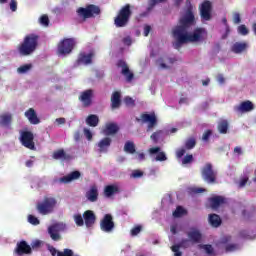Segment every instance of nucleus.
Returning a JSON list of instances; mask_svg holds the SVG:
<instances>
[{"label":"nucleus","mask_w":256,"mask_h":256,"mask_svg":"<svg viewBox=\"0 0 256 256\" xmlns=\"http://www.w3.org/2000/svg\"><path fill=\"white\" fill-rule=\"evenodd\" d=\"M234 153H235L236 155H243V149H242L240 146H236V147L234 148Z\"/></svg>","instance_id":"338daca9"},{"label":"nucleus","mask_w":256,"mask_h":256,"mask_svg":"<svg viewBox=\"0 0 256 256\" xmlns=\"http://www.w3.org/2000/svg\"><path fill=\"white\" fill-rule=\"evenodd\" d=\"M124 103L126 107H135V101L131 98V96H126L124 98Z\"/></svg>","instance_id":"a18cd8bd"},{"label":"nucleus","mask_w":256,"mask_h":256,"mask_svg":"<svg viewBox=\"0 0 256 256\" xmlns=\"http://www.w3.org/2000/svg\"><path fill=\"white\" fill-rule=\"evenodd\" d=\"M121 107V92L115 91L111 96V109L115 111V109H119Z\"/></svg>","instance_id":"4be33fe9"},{"label":"nucleus","mask_w":256,"mask_h":256,"mask_svg":"<svg viewBox=\"0 0 256 256\" xmlns=\"http://www.w3.org/2000/svg\"><path fill=\"white\" fill-rule=\"evenodd\" d=\"M79 101L83 104V107H91L93 103V91L91 89L81 92Z\"/></svg>","instance_id":"4468645a"},{"label":"nucleus","mask_w":256,"mask_h":256,"mask_svg":"<svg viewBox=\"0 0 256 256\" xmlns=\"http://www.w3.org/2000/svg\"><path fill=\"white\" fill-rule=\"evenodd\" d=\"M211 135H213V131L212 130H206L204 132V134L202 135V141H205L207 143V141H209Z\"/></svg>","instance_id":"09e8293b"},{"label":"nucleus","mask_w":256,"mask_h":256,"mask_svg":"<svg viewBox=\"0 0 256 256\" xmlns=\"http://www.w3.org/2000/svg\"><path fill=\"white\" fill-rule=\"evenodd\" d=\"M31 249H39L41 247V241L40 240H35L31 244Z\"/></svg>","instance_id":"052dcab7"},{"label":"nucleus","mask_w":256,"mask_h":256,"mask_svg":"<svg viewBox=\"0 0 256 256\" xmlns=\"http://www.w3.org/2000/svg\"><path fill=\"white\" fill-rule=\"evenodd\" d=\"M192 161H194L193 154H187L182 159V165H189Z\"/></svg>","instance_id":"37998d69"},{"label":"nucleus","mask_w":256,"mask_h":256,"mask_svg":"<svg viewBox=\"0 0 256 256\" xmlns=\"http://www.w3.org/2000/svg\"><path fill=\"white\" fill-rule=\"evenodd\" d=\"M148 152L150 153V155H155L158 153L155 158L156 161H167V155L165 154V152H161V147L159 146L150 148Z\"/></svg>","instance_id":"412c9836"},{"label":"nucleus","mask_w":256,"mask_h":256,"mask_svg":"<svg viewBox=\"0 0 256 256\" xmlns=\"http://www.w3.org/2000/svg\"><path fill=\"white\" fill-rule=\"evenodd\" d=\"M238 32L240 33V35H249V30L247 29V26H245V25H240L238 27Z\"/></svg>","instance_id":"864d4df0"},{"label":"nucleus","mask_w":256,"mask_h":256,"mask_svg":"<svg viewBox=\"0 0 256 256\" xmlns=\"http://www.w3.org/2000/svg\"><path fill=\"white\" fill-rule=\"evenodd\" d=\"M143 230V227L141 225H137L134 228L131 229L130 233L132 237H137Z\"/></svg>","instance_id":"79ce46f5"},{"label":"nucleus","mask_w":256,"mask_h":256,"mask_svg":"<svg viewBox=\"0 0 256 256\" xmlns=\"http://www.w3.org/2000/svg\"><path fill=\"white\" fill-rule=\"evenodd\" d=\"M10 9L13 12L17 11V1L11 0V2H10Z\"/></svg>","instance_id":"e2e57ef3"},{"label":"nucleus","mask_w":256,"mask_h":256,"mask_svg":"<svg viewBox=\"0 0 256 256\" xmlns=\"http://www.w3.org/2000/svg\"><path fill=\"white\" fill-rule=\"evenodd\" d=\"M84 223L86 227H93L95 225V221H97V217L95 216V213L91 210H86L83 213Z\"/></svg>","instance_id":"a211bd4d"},{"label":"nucleus","mask_w":256,"mask_h":256,"mask_svg":"<svg viewBox=\"0 0 256 256\" xmlns=\"http://www.w3.org/2000/svg\"><path fill=\"white\" fill-rule=\"evenodd\" d=\"M81 177V172L73 171L70 174L60 178V183H71V181H77Z\"/></svg>","instance_id":"393cba45"},{"label":"nucleus","mask_w":256,"mask_h":256,"mask_svg":"<svg viewBox=\"0 0 256 256\" xmlns=\"http://www.w3.org/2000/svg\"><path fill=\"white\" fill-rule=\"evenodd\" d=\"M163 2H165V0H149L148 11H151V9H153V7L157 5V3H163Z\"/></svg>","instance_id":"5fc2aeb1"},{"label":"nucleus","mask_w":256,"mask_h":256,"mask_svg":"<svg viewBox=\"0 0 256 256\" xmlns=\"http://www.w3.org/2000/svg\"><path fill=\"white\" fill-rule=\"evenodd\" d=\"M74 221L77 227H83L85 225V221L83 220V216H81V214L74 215Z\"/></svg>","instance_id":"ea45409f"},{"label":"nucleus","mask_w":256,"mask_h":256,"mask_svg":"<svg viewBox=\"0 0 256 256\" xmlns=\"http://www.w3.org/2000/svg\"><path fill=\"white\" fill-rule=\"evenodd\" d=\"M131 177L133 179H141V177H143V171L141 170H134L131 174Z\"/></svg>","instance_id":"603ef678"},{"label":"nucleus","mask_w":256,"mask_h":256,"mask_svg":"<svg viewBox=\"0 0 256 256\" xmlns=\"http://www.w3.org/2000/svg\"><path fill=\"white\" fill-rule=\"evenodd\" d=\"M161 135H163V132L161 130H158L150 136V139H152V141H154L155 143H158L159 139H161Z\"/></svg>","instance_id":"a19ab883"},{"label":"nucleus","mask_w":256,"mask_h":256,"mask_svg":"<svg viewBox=\"0 0 256 256\" xmlns=\"http://www.w3.org/2000/svg\"><path fill=\"white\" fill-rule=\"evenodd\" d=\"M34 139L35 136L31 131H22L20 134L21 144L23 145V147H26V149H30V151H35Z\"/></svg>","instance_id":"6e6552de"},{"label":"nucleus","mask_w":256,"mask_h":256,"mask_svg":"<svg viewBox=\"0 0 256 256\" xmlns=\"http://www.w3.org/2000/svg\"><path fill=\"white\" fill-rule=\"evenodd\" d=\"M190 242L191 241L189 239H182L179 244H176V246H178L179 249H181V247H183L184 249H187V247H189Z\"/></svg>","instance_id":"49530a36"},{"label":"nucleus","mask_w":256,"mask_h":256,"mask_svg":"<svg viewBox=\"0 0 256 256\" xmlns=\"http://www.w3.org/2000/svg\"><path fill=\"white\" fill-rule=\"evenodd\" d=\"M211 209H219L220 205L225 204L223 196H214L209 199Z\"/></svg>","instance_id":"a878e982"},{"label":"nucleus","mask_w":256,"mask_h":256,"mask_svg":"<svg viewBox=\"0 0 256 256\" xmlns=\"http://www.w3.org/2000/svg\"><path fill=\"white\" fill-rule=\"evenodd\" d=\"M202 249H204L206 251L207 255H213V253H214V249H213V246L211 244L203 245Z\"/></svg>","instance_id":"de8ad7c7"},{"label":"nucleus","mask_w":256,"mask_h":256,"mask_svg":"<svg viewBox=\"0 0 256 256\" xmlns=\"http://www.w3.org/2000/svg\"><path fill=\"white\" fill-rule=\"evenodd\" d=\"M122 43L129 47V46H131V43H133V41L131 40V37L127 36V37L123 38Z\"/></svg>","instance_id":"680f3d73"},{"label":"nucleus","mask_w":256,"mask_h":256,"mask_svg":"<svg viewBox=\"0 0 256 256\" xmlns=\"http://www.w3.org/2000/svg\"><path fill=\"white\" fill-rule=\"evenodd\" d=\"M25 117L28 118V121L31 123V125H39L41 123V120L39 117H37V112H35V109L33 108H29L25 112Z\"/></svg>","instance_id":"6ab92c4d"},{"label":"nucleus","mask_w":256,"mask_h":256,"mask_svg":"<svg viewBox=\"0 0 256 256\" xmlns=\"http://www.w3.org/2000/svg\"><path fill=\"white\" fill-rule=\"evenodd\" d=\"M14 253L18 256L31 255V253H33V248H31V245H29L27 241L21 240L20 242H17Z\"/></svg>","instance_id":"9b49d317"},{"label":"nucleus","mask_w":256,"mask_h":256,"mask_svg":"<svg viewBox=\"0 0 256 256\" xmlns=\"http://www.w3.org/2000/svg\"><path fill=\"white\" fill-rule=\"evenodd\" d=\"M185 153H186L185 149L181 148V149L177 150L176 155H177L178 159H181V157H183V155H185Z\"/></svg>","instance_id":"0e129e2a"},{"label":"nucleus","mask_w":256,"mask_h":256,"mask_svg":"<svg viewBox=\"0 0 256 256\" xmlns=\"http://www.w3.org/2000/svg\"><path fill=\"white\" fill-rule=\"evenodd\" d=\"M117 133H119V126L113 122L107 123L103 130V134L106 136L117 135Z\"/></svg>","instance_id":"5701e85b"},{"label":"nucleus","mask_w":256,"mask_h":256,"mask_svg":"<svg viewBox=\"0 0 256 256\" xmlns=\"http://www.w3.org/2000/svg\"><path fill=\"white\" fill-rule=\"evenodd\" d=\"M53 159H56V160L62 159V161H67V159H69V155L65 153V150L59 149L53 152Z\"/></svg>","instance_id":"473e14b6"},{"label":"nucleus","mask_w":256,"mask_h":256,"mask_svg":"<svg viewBox=\"0 0 256 256\" xmlns=\"http://www.w3.org/2000/svg\"><path fill=\"white\" fill-rule=\"evenodd\" d=\"M135 159L137 161H145V153H139V152H136V156H135Z\"/></svg>","instance_id":"bf43d9fd"},{"label":"nucleus","mask_w":256,"mask_h":256,"mask_svg":"<svg viewBox=\"0 0 256 256\" xmlns=\"http://www.w3.org/2000/svg\"><path fill=\"white\" fill-rule=\"evenodd\" d=\"M59 231H61V226L59 224H53L48 227V234L52 241H61V234H59Z\"/></svg>","instance_id":"f3484780"},{"label":"nucleus","mask_w":256,"mask_h":256,"mask_svg":"<svg viewBox=\"0 0 256 256\" xmlns=\"http://www.w3.org/2000/svg\"><path fill=\"white\" fill-rule=\"evenodd\" d=\"M117 67H121L122 68V75H124V77H126V81H128V83H131V81H133L135 75L133 74V72H131V70H129V66L127 65V62H125V60H118L117 62Z\"/></svg>","instance_id":"ddd939ff"},{"label":"nucleus","mask_w":256,"mask_h":256,"mask_svg":"<svg viewBox=\"0 0 256 256\" xmlns=\"http://www.w3.org/2000/svg\"><path fill=\"white\" fill-rule=\"evenodd\" d=\"M86 125H89V127H97V125H99V116L95 114L88 115Z\"/></svg>","instance_id":"2f4dec72"},{"label":"nucleus","mask_w":256,"mask_h":256,"mask_svg":"<svg viewBox=\"0 0 256 256\" xmlns=\"http://www.w3.org/2000/svg\"><path fill=\"white\" fill-rule=\"evenodd\" d=\"M74 141H76V142L81 141V132L80 131H76L74 133Z\"/></svg>","instance_id":"69168bd1"},{"label":"nucleus","mask_w":256,"mask_h":256,"mask_svg":"<svg viewBox=\"0 0 256 256\" xmlns=\"http://www.w3.org/2000/svg\"><path fill=\"white\" fill-rule=\"evenodd\" d=\"M0 121L2 125H4L5 127H9V125H11V121H13V116L9 113L2 114L0 116Z\"/></svg>","instance_id":"f704fd0d"},{"label":"nucleus","mask_w":256,"mask_h":256,"mask_svg":"<svg viewBox=\"0 0 256 256\" xmlns=\"http://www.w3.org/2000/svg\"><path fill=\"white\" fill-rule=\"evenodd\" d=\"M136 121L138 123H148L147 131H151V129L157 125V116L155 115V112H152L151 114L142 113L140 118H136Z\"/></svg>","instance_id":"1a4fd4ad"},{"label":"nucleus","mask_w":256,"mask_h":256,"mask_svg":"<svg viewBox=\"0 0 256 256\" xmlns=\"http://www.w3.org/2000/svg\"><path fill=\"white\" fill-rule=\"evenodd\" d=\"M195 25V15L191 10H188L184 17L180 18L179 24L172 29V36L175 39V49H181L182 45L187 43H201L205 41L207 30L205 28H195L192 33H189L191 26Z\"/></svg>","instance_id":"f257e3e1"},{"label":"nucleus","mask_w":256,"mask_h":256,"mask_svg":"<svg viewBox=\"0 0 256 256\" xmlns=\"http://www.w3.org/2000/svg\"><path fill=\"white\" fill-rule=\"evenodd\" d=\"M111 138L105 137L102 140L99 141L98 147L100 153H107V149L111 147Z\"/></svg>","instance_id":"bb28decb"},{"label":"nucleus","mask_w":256,"mask_h":256,"mask_svg":"<svg viewBox=\"0 0 256 256\" xmlns=\"http://www.w3.org/2000/svg\"><path fill=\"white\" fill-rule=\"evenodd\" d=\"M75 38H64L58 44L57 53L58 55H69L75 49Z\"/></svg>","instance_id":"0eeeda50"},{"label":"nucleus","mask_w":256,"mask_h":256,"mask_svg":"<svg viewBox=\"0 0 256 256\" xmlns=\"http://www.w3.org/2000/svg\"><path fill=\"white\" fill-rule=\"evenodd\" d=\"M208 221L210 225L215 228L221 227V223H223V221L221 220V217L217 214H210Z\"/></svg>","instance_id":"c756f323"},{"label":"nucleus","mask_w":256,"mask_h":256,"mask_svg":"<svg viewBox=\"0 0 256 256\" xmlns=\"http://www.w3.org/2000/svg\"><path fill=\"white\" fill-rule=\"evenodd\" d=\"M84 135L88 141H91L93 139V133H91V130L84 128Z\"/></svg>","instance_id":"4d7b16f0"},{"label":"nucleus","mask_w":256,"mask_h":256,"mask_svg":"<svg viewBox=\"0 0 256 256\" xmlns=\"http://www.w3.org/2000/svg\"><path fill=\"white\" fill-rule=\"evenodd\" d=\"M254 109L255 105L249 100L243 101L240 105L234 107L236 113H249V111H253Z\"/></svg>","instance_id":"2eb2a0df"},{"label":"nucleus","mask_w":256,"mask_h":256,"mask_svg":"<svg viewBox=\"0 0 256 256\" xmlns=\"http://www.w3.org/2000/svg\"><path fill=\"white\" fill-rule=\"evenodd\" d=\"M170 63V64H173L175 63V59L173 58H160L157 60V63L160 65L161 69H169V66H167V64H165V62Z\"/></svg>","instance_id":"c9c22d12"},{"label":"nucleus","mask_w":256,"mask_h":256,"mask_svg":"<svg viewBox=\"0 0 256 256\" xmlns=\"http://www.w3.org/2000/svg\"><path fill=\"white\" fill-rule=\"evenodd\" d=\"M232 53H236V55H239V53H243V51H247V44L246 42H236L231 47Z\"/></svg>","instance_id":"cd10ccee"},{"label":"nucleus","mask_w":256,"mask_h":256,"mask_svg":"<svg viewBox=\"0 0 256 256\" xmlns=\"http://www.w3.org/2000/svg\"><path fill=\"white\" fill-rule=\"evenodd\" d=\"M234 23L236 24L241 23V15H239V13L234 14Z\"/></svg>","instance_id":"774afa93"},{"label":"nucleus","mask_w":256,"mask_h":256,"mask_svg":"<svg viewBox=\"0 0 256 256\" xmlns=\"http://www.w3.org/2000/svg\"><path fill=\"white\" fill-rule=\"evenodd\" d=\"M201 176L203 181L209 185L217 183V171L213 169V164L209 162L201 168Z\"/></svg>","instance_id":"423d86ee"},{"label":"nucleus","mask_w":256,"mask_h":256,"mask_svg":"<svg viewBox=\"0 0 256 256\" xmlns=\"http://www.w3.org/2000/svg\"><path fill=\"white\" fill-rule=\"evenodd\" d=\"M57 256H73V250L65 248L62 252L58 251Z\"/></svg>","instance_id":"c03bdc74"},{"label":"nucleus","mask_w":256,"mask_h":256,"mask_svg":"<svg viewBox=\"0 0 256 256\" xmlns=\"http://www.w3.org/2000/svg\"><path fill=\"white\" fill-rule=\"evenodd\" d=\"M100 229L104 233H111L115 229V222L111 214H106L100 221Z\"/></svg>","instance_id":"9d476101"},{"label":"nucleus","mask_w":256,"mask_h":256,"mask_svg":"<svg viewBox=\"0 0 256 256\" xmlns=\"http://www.w3.org/2000/svg\"><path fill=\"white\" fill-rule=\"evenodd\" d=\"M249 182V177H243L240 179L239 181V187L240 189H242L243 187H245V185H247V183Z\"/></svg>","instance_id":"13d9d810"},{"label":"nucleus","mask_w":256,"mask_h":256,"mask_svg":"<svg viewBox=\"0 0 256 256\" xmlns=\"http://www.w3.org/2000/svg\"><path fill=\"white\" fill-rule=\"evenodd\" d=\"M28 222L31 223V225H39V223H40L39 218H37L33 215L28 216Z\"/></svg>","instance_id":"3c124183"},{"label":"nucleus","mask_w":256,"mask_h":256,"mask_svg":"<svg viewBox=\"0 0 256 256\" xmlns=\"http://www.w3.org/2000/svg\"><path fill=\"white\" fill-rule=\"evenodd\" d=\"M85 196L88 201L95 203V201L99 199V190L97 189V186H91L90 189L86 192Z\"/></svg>","instance_id":"aec40b11"},{"label":"nucleus","mask_w":256,"mask_h":256,"mask_svg":"<svg viewBox=\"0 0 256 256\" xmlns=\"http://www.w3.org/2000/svg\"><path fill=\"white\" fill-rule=\"evenodd\" d=\"M93 56V52H90L89 54H86L85 52L80 53L76 60V65H91L93 63Z\"/></svg>","instance_id":"dca6fc26"},{"label":"nucleus","mask_w":256,"mask_h":256,"mask_svg":"<svg viewBox=\"0 0 256 256\" xmlns=\"http://www.w3.org/2000/svg\"><path fill=\"white\" fill-rule=\"evenodd\" d=\"M117 193H121V190L116 184L107 185L104 188L105 197H113V195H117Z\"/></svg>","instance_id":"b1692460"},{"label":"nucleus","mask_w":256,"mask_h":256,"mask_svg":"<svg viewBox=\"0 0 256 256\" xmlns=\"http://www.w3.org/2000/svg\"><path fill=\"white\" fill-rule=\"evenodd\" d=\"M188 240H190L191 243H201V232H199L198 230H194L191 232H188Z\"/></svg>","instance_id":"c85d7f7f"},{"label":"nucleus","mask_w":256,"mask_h":256,"mask_svg":"<svg viewBox=\"0 0 256 256\" xmlns=\"http://www.w3.org/2000/svg\"><path fill=\"white\" fill-rule=\"evenodd\" d=\"M211 11H213V5L211 1L205 0L200 6V15L204 21H211Z\"/></svg>","instance_id":"f8f14e48"},{"label":"nucleus","mask_w":256,"mask_h":256,"mask_svg":"<svg viewBox=\"0 0 256 256\" xmlns=\"http://www.w3.org/2000/svg\"><path fill=\"white\" fill-rule=\"evenodd\" d=\"M131 15H133L131 4H125L122 6L114 18L115 27H127V25H129V21L131 20Z\"/></svg>","instance_id":"7ed1b4c3"},{"label":"nucleus","mask_w":256,"mask_h":256,"mask_svg":"<svg viewBox=\"0 0 256 256\" xmlns=\"http://www.w3.org/2000/svg\"><path fill=\"white\" fill-rule=\"evenodd\" d=\"M124 151H125V153H128L129 155H135V153H137V149L135 147V142L127 141L124 144Z\"/></svg>","instance_id":"7c9ffc66"},{"label":"nucleus","mask_w":256,"mask_h":256,"mask_svg":"<svg viewBox=\"0 0 256 256\" xmlns=\"http://www.w3.org/2000/svg\"><path fill=\"white\" fill-rule=\"evenodd\" d=\"M57 200L54 197H44L43 201L36 204V209L40 215H50L55 210Z\"/></svg>","instance_id":"20e7f679"},{"label":"nucleus","mask_w":256,"mask_h":256,"mask_svg":"<svg viewBox=\"0 0 256 256\" xmlns=\"http://www.w3.org/2000/svg\"><path fill=\"white\" fill-rule=\"evenodd\" d=\"M76 13L78 17H82V19L86 21V19H91L93 17H97V15H101V8L95 4H89L85 8L79 7L76 10Z\"/></svg>","instance_id":"39448f33"},{"label":"nucleus","mask_w":256,"mask_h":256,"mask_svg":"<svg viewBox=\"0 0 256 256\" xmlns=\"http://www.w3.org/2000/svg\"><path fill=\"white\" fill-rule=\"evenodd\" d=\"M179 249H180L179 246H176V245H173L171 247V251H173L174 256H183V252H181Z\"/></svg>","instance_id":"6e6d98bb"},{"label":"nucleus","mask_w":256,"mask_h":256,"mask_svg":"<svg viewBox=\"0 0 256 256\" xmlns=\"http://www.w3.org/2000/svg\"><path fill=\"white\" fill-rule=\"evenodd\" d=\"M218 131L222 135H225L229 131V122L227 120H222L218 123Z\"/></svg>","instance_id":"72a5a7b5"},{"label":"nucleus","mask_w":256,"mask_h":256,"mask_svg":"<svg viewBox=\"0 0 256 256\" xmlns=\"http://www.w3.org/2000/svg\"><path fill=\"white\" fill-rule=\"evenodd\" d=\"M32 68H33V64H24V65L18 67L17 71H18V73L23 75V74L31 71Z\"/></svg>","instance_id":"4c0bfd02"},{"label":"nucleus","mask_w":256,"mask_h":256,"mask_svg":"<svg viewBox=\"0 0 256 256\" xmlns=\"http://www.w3.org/2000/svg\"><path fill=\"white\" fill-rule=\"evenodd\" d=\"M195 145H197V140H195L194 137L188 138L185 142V149L191 151V149H194Z\"/></svg>","instance_id":"e433bc0d"},{"label":"nucleus","mask_w":256,"mask_h":256,"mask_svg":"<svg viewBox=\"0 0 256 256\" xmlns=\"http://www.w3.org/2000/svg\"><path fill=\"white\" fill-rule=\"evenodd\" d=\"M183 215H187V210H185L183 206L176 207V210L173 212V217H183Z\"/></svg>","instance_id":"58836bf2"},{"label":"nucleus","mask_w":256,"mask_h":256,"mask_svg":"<svg viewBox=\"0 0 256 256\" xmlns=\"http://www.w3.org/2000/svg\"><path fill=\"white\" fill-rule=\"evenodd\" d=\"M39 35L32 33L28 34L24 37L23 42L18 46V52L20 55L27 57L32 55L37 51V47H39Z\"/></svg>","instance_id":"f03ea898"},{"label":"nucleus","mask_w":256,"mask_h":256,"mask_svg":"<svg viewBox=\"0 0 256 256\" xmlns=\"http://www.w3.org/2000/svg\"><path fill=\"white\" fill-rule=\"evenodd\" d=\"M40 23H41V25H44V27H49V16L42 15L40 17Z\"/></svg>","instance_id":"8fccbe9b"}]
</instances>
